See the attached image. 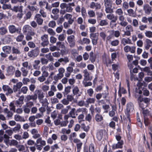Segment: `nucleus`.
<instances>
[{"label": "nucleus", "mask_w": 152, "mask_h": 152, "mask_svg": "<svg viewBox=\"0 0 152 152\" xmlns=\"http://www.w3.org/2000/svg\"><path fill=\"white\" fill-rule=\"evenodd\" d=\"M134 110V106L133 103L131 102L128 103L126 104V107L125 113L127 118L129 120V123L131 122L130 113Z\"/></svg>", "instance_id": "1"}, {"label": "nucleus", "mask_w": 152, "mask_h": 152, "mask_svg": "<svg viewBox=\"0 0 152 152\" xmlns=\"http://www.w3.org/2000/svg\"><path fill=\"white\" fill-rule=\"evenodd\" d=\"M40 39L41 41L40 44L42 47H45L48 45L49 42L48 35L45 34L42 35Z\"/></svg>", "instance_id": "2"}, {"label": "nucleus", "mask_w": 152, "mask_h": 152, "mask_svg": "<svg viewBox=\"0 0 152 152\" xmlns=\"http://www.w3.org/2000/svg\"><path fill=\"white\" fill-rule=\"evenodd\" d=\"M39 49L37 47L28 52V56L30 58H34L39 55Z\"/></svg>", "instance_id": "3"}, {"label": "nucleus", "mask_w": 152, "mask_h": 152, "mask_svg": "<svg viewBox=\"0 0 152 152\" xmlns=\"http://www.w3.org/2000/svg\"><path fill=\"white\" fill-rule=\"evenodd\" d=\"M23 31L27 35L34 36L35 33L33 32L32 28L28 25H25L24 26Z\"/></svg>", "instance_id": "4"}, {"label": "nucleus", "mask_w": 152, "mask_h": 152, "mask_svg": "<svg viewBox=\"0 0 152 152\" xmlns=\"http://www.w3.org/2000/svg\"><path fill=\"white\" fill-rule=\"evenodd\" d=\"M102 98L105 100L106 102H110V96L109 91L104 90L101 93Z\"/></svg>", "instance_id": "5"}, {"label": "nucleus", "mask_w": 152, "mask_h": 152, "mask_svg": "<svg viewBox=\"0 0 152 152\" xmlns=\"http://www.w3.org/2000/svg\"><path fill=\"white\" fill-rule=\"evenodd\" d=\"M8 29L10 33L11 34H14L16 33L19 34L20 32V31L19 30L18 28H16L14 25H10L8 26Z\"/></svg>", "instance_id": "6"}, {"label": "nucleus", "mask_w": 152, "mask_h": 152, "mask_svg": "<svg viewBox=\"0 0 152 152\" xmlns=\"http://www.w3.org/2000/svg\"><path fill=\"white\" fill-rule=\"evenodd\" d=\"M75 36L71 35L67 37V41L69 44V46L71 48H73L75 46V42L74 39Z\"/></svg>", "instance_id": "7"}, {"label": "nucleus", "mask_w": 152, "mask_h": 152, "mask_svg": "<svg viewBox=\"0 0 152 152\" xmlns=\"http://www.w3.org/2000/svg\"><path fill=\"white\" fill-rule=\"evenodd\" d=\"M143 10L145 14L147 15H150L152 11V7H151L148 4H146L144 5L143 7Z\"/></svg>", "instance_id": "8"}, {"label": "nucleus", "mask_w": 152, "mask_h": 152, "mask_svg": "<svg viewBox=\"0 0 152 152\" xmlns=\"http://www.w3.org/2000/svg\"><path fill=\"white\" fill-rule=\"evenodd\" d=\"M145 83L143 81L142 82H139L137 85L138 88L136 89V92L138 93L139 94H141L142 93V89L144 87L142 86H145Z\"/></svg>", "instance_id": "9"}, {"label": "nucleus", "mask_w": 152, "mask_h": 152, "mask_svg": "<svg viewBox=\"0 0 152 152\" xmlns=\"http://www.w3.org/2000/svg\"><path fill=\"white\" fill-rule=\"evenodd\" d=\"M15 71V68L12 65L8 66L7 68V73L8 75H12Z\"/></svg>", "instance_id": "10"}, {"label": "nucleus", "mask_w": 152, "mask_h": 152, "mask_svg": "<svg viewBox=\"0 0 152 152\" xmlns=\"http://www.w3.org/2000/svg\"><path fill=\"white\" fill-rule=\"evenodd\" d=\"M34 19L36 20L38 25H41L43 23V19L42 18L41 15L38 14H36L35 17Z\"/></svg>", "instance_id": "11"}, {"label": "nucleus", "mask_w": 152, "mask_h": 152, "mask_svg": "<svg viewBox=\"0 0 152 152\" xmlns=\"http://www.w3.org/2000/svg\"><path fill=\"white\" fill-rule=\"evenodd\" d=\"M123 141L121 140L118 142L117 143L114 144L112 145V149L113 150H115L118 148H121L123 147Z\"/></svg>", "instance_id": "12"}, {"label": "nucleus", "mask_w": 152, "mask_h": 152, "mask_svg": "<svg viewBox=\"0 0 152 152\" xmlns=\"http://www.w3.org/2000/svg\"><path fill=\"white\" fill-rule=\"evenodd\" d=\"M23 6L20 5V6H14L12 8H11V10L13 11L17 12H23Z\"/></svg>", "instance_id": "13"}, {"label": "nucleus", "mask_w": 152, "mask_h": 152, "mask_svg": "<svg viewBox=\"0 0 152 152\" xmlns=\"http://www.w3.org/2000/svg\"><path fill=\"white\" fill-rule=\"evenodd\" d=\"M100 4L98 3H95L94 2H92L90 4V7L91 9L95 8L96 10L99 9L101 8Z\"/></svg>", "instance_id": "14"}, {"label": "nucleus", "mask_w": 152, "mask_h": 152, "mask_svg": "<svg viewBox=\"0 0 152 152\" xmlns=\"http://www.w3.org/2000/svg\"><path fill=\"white\" fill-rule=\"evenodd\" d=\"M24 99V97L23 96L20 97L19 99L16 100L15 102V104L17 106H19L21 107L22 105V104H23V100Z\"/></svg>", "instance_id": "15"}, {"label": "nucleus", "mask_w": 152, "mask_h": 152, "mask_svg": "<svg viewBox=\"0 0 152 152\" xmlns=\"http://www.w3.org/2000/svg\"><path fill=\"white\" fill-rule=\"evenodd\" d=\"M2 50L4 53L7 54H10L12 51L11 47L10 46H5L2 47Z\"/></svg>", "instance_id": "16"}, {"label": "nucleus", "mask_w": 152, "mask_h": 152, "mask_svg": "<svg viewBox=\"0 0 152 152\" xmlns=\"http://www.w3.org/2000/svg\"><path fill=\"white\" fill-rule=\"evenodd\" d=\"M95 99L94 98H88L85 102V105L87 107L89 104H94L95 102Z\"/></svg>", "instance_id": "17"}, {"label": "nucleus", "mask_w": 152, "mask_h": 152, "mask_svg": "<svg viewBox=\"0 0 152 152\" xmlns=\"http://www.w3.org/2000/svg\"><path fill=\"white\" fill-rule=\"evenodd\" d=\"M22 85L23 84L21 82H19L17 83L16 85H14L13 88L14 91L15 92L20 90Z\"/></svg>", "instance_id": "18"}, {"label": "nucleus", "mask_w": 152, "mask_h": 152, "mask_svg": "<svg viewBox=\"0 0 152 152\" xmlns=\"http://www.w3.org/2000/svg\"><path fill=\"white\" fill-rule=\"evenodd\" d=\"M105 130H99L97 133L96 137L97 139L101 140L102 138L103 132H105Z\"/></svg>", "instance_id": "19"}, {"label": "nucleus", "mask_w": 152, "mask_h": 152, "mask_svg": "<svg viewBox=\"0 0 152 152\" xmlns=\"http://www.w3.org/2000/svg\"><path fill=\"white\" fill-rule=\"evenodd\" d=\"M19 48L18 47H13L12 48V53L14 55H20L21 54V52L19 50Z\"/></svg>", "instance_id": "20"}, {"label": "nucleus", "mask_w": 152, "mask_h": 152, "mask_svg": "<svg viewBox=\"0 0 152 152\" xmlns=\"http://www.w3.org/2000/svg\"><path fill=\"white\" fill-rule=\"evenodd\" d=\"M91 41L89 39L86 38H83L82 40H81L80 43L83 45L84 44L88 45L90 43Z\"/></svg>", "instance_id": "21"}, {"label": "nucleus", "mask_w": 152, "mask_h": 152, "mask_svg": "<svg viewBox=\"0 0 152 152\" xmlns=\"http://www.w3.org/2000/svg\"><path fill=\"white\" fill-rule=\"evenodd\" d=\"M95 119L97 122H100L103 120V118L101 115L96 114L95 116Z\"/></svg>", "instance_id": "22"}, {"label": "nucleus", "mask_w": 152, "mask_h": 152, "mask_svg": "<svg viewBox=\"0 0 152 152\" xmlns=\"http://www.w3.org/2000/svg\"><path fill=\"white\" fill-rule=\"evenodd\" d=\"M35 94H37L38 95V98L39 99L41 100L42 99V98L44 97V96L42 93V91L41 90H36L35 91Z\"/></svg>", "instance_id": "23"}, {"label": "nucleus", "mask_w": 152, "mask_h": 152, "mask_svg": "<svg viewBox=\"0 0 152 152\" xmlns=\"http://www.w3.org/2000/svg\"><path fill=\"white\" fill-rule=\"evenodd\" d=\"M36 143L37 144H40V145L43 147L46 145V143L45 141L42 140L41 137H40L36 141Z\"/></svg>", "instance_id": "24"}, {"label": "nucleus", "mask_w": 152, "mask_h": 152, "mask_svg": "<svg viewBox=\"0 0 152 152\" xmlns=\"http://www.w3.org/2000/svg\"><path fill=\"white\" fill-rule=\"evenodd\" d=\"M37 95L35 93L33 95H28L26 97L27 101H28L31 99L35 100L37 98Z\"/></svg>", "instance_id": "25"}, {"label": "nucleus", "mask_w": 152, "mask_h": 152, "mask_svg": "<svg viewBox=\"0 0 152 152\" xmlns=\"http://www.w3.org/2000/svg\"><path fill=\"white\" fill-rule=\"evenodd\" d=\"M81 12L82 17L85 19L87 16V14L86 9L84 7L81 8Z\"/></svg>", "instance_id": "26"}, {"label": "nucleus", "mask_w": 152, "mask_h": 152, "mask_svg": "<svg viewBox=\"0 0 152 152\" xmlns=\"http://www.w3.org/2000/svg\"><path fill=\"white\" fill-rule=\"evenodd\" d=\"M56 47L57 50H59L60 48H63L65 47L64 42H57L56 43Z\"/></svg>", "instance_id": "27"}, {"label": "nucleus", "mask_w": 152, "mask_h": 152, "mask_svg": "<svg viewBox=\"0 0 152 152\" xmlns=\"http://www.w3.org/2000/svg\"><path fill=\"white\" fill-rule=\"evenodd\" d=\"M45 57L48 60V61H52L54 60V58L50 53L46 54L45 55Z\"/></svg>", "instance_id": "28"}, {"label": "nucleus", "mask_w": 152, "mask_h": 152, "mask_svg": "<svg viewBox=\"0 0 152 152\" xmlns=\"http://www.w3.org/2000/svg\"><path fill=\"white\" fill-rule=\"evenodd\" d=\"M40 63L39 60H36L34 61V64H33L34 68L36 69H39L40 67L38 66L39 64Z\"/></svg>", "instance_id": "29"}, {"label": "nucleus", "mask_w": 152, "mask_h": 152, "mask_svg": "<svg viewBox=\"0 0 152 152\" xmlns=\"http://www.w3.org/2000/svg\"><path fill=\"white\" fill-rule=\"evenodd\" d=\"M150 112L148 109H144L142 110V113L143 115L144 118H146L149 115Z\"/></svg>", "instance_id": "30"}, {"label": "nucleus", "mask_w": 152, "mask_h": 152, "mask_svg": "<svg viewBox=\"0 0 152 152\" xmlns=\"http://www.w3.org/2000/svg\"><path fill=\"white\" fill-rule=\"evenodd\" d=\"M71 88V87L70 86H68L66 87H65L64 91L63 92L64 96L66 95H67L68 93L70 92Z\"/></svg>", "instance_id": "31"}, {"label": "nucleus", "mask_w": 152, "mask_h": 152, "mask_svg": "<svg viewBox=\"0 0 152 152\" xmlns=\"http://www.w3.org/2000/svg\"><path fill=\"white\" fill-rule=\"evenodd\" d=\"M18 2L20 3L26 2V0H11V3L12 4H16Z\"/></svg>", "instance_id": "32"}, {"label": "nucleus", "mask_w": 152, "mask_h": 152, "mask_svg": "<svg viewBox=\"0 0 152 152\" xmlns=\"http://www.w3.org/2000/svg\"><path fill=\"white\" fill-rule=\"evenodd\" d=\"M98 22H99V25L101 26H106L108 24L107 20H101L100 22H99V20H98Z\"/></svg>", "instance_id": "33"}, {"label": "nucleus", "mask_w": 152, "mask_h": 152, "mask_svg": "<svg viewBox=\"0 0 152 152\" xmlns=\"http://www.w3.org/2000/svg\"><path fill=\"white\" fill-rule=\"evenodd\" d=\"M75 108H72L71 109V110L69 113L70 117H71L73 118H75L76 117L75 116Z\"/></svg>", "instance_id": "34"}, {"label": "nucleus", "mask_w": 152, "mask_h": 152, "mask_svg": "<svg viewBox=\"0 0 152 152\" xmlns=\"http://www.w3.org/2000/svg\"><path fill=\"white\" fill-rule=\"evenodd\" d=\"M143 95L146 96H148L149 95V91L145 88H143L141 90Z\"/></svg>", "instance_id": "35"}, {"label": "nucleus", "mask_w": 152, "mask_h": 152, "mask_svg": "<svg viewBox=\"0 0 152 152\" xmlns=\"http://www.w3.org/2000/svg\"><path fill=\"white\" fill-rule=\"evenodd\" d=\"M20 70L22 72V75L24 77L28 75V72L25 68L22 67L20 69Z\"/></svg>", "instance_id": "36"}, {"label": "nucleus", "mask_w": 152, "mask_h": 152, "mask_svg": "<svg viewBox=\"0 0 152 152\" xmlns=\"http://www.w3.org/2000/svg\"><path fill=\"white\" fill-rule=\"evenodd\" d=\"M88 148L89 152H95V146L93 143H91L90 144L89 146V148Z\"/></svg>", "instance_id": "37"}, {"label": "nucleus", "mask_w": 152, "mask_h": 152, "mask_svg": "<svg viewBox=\"0 0 152 152\" xmlns=\"http://www.w3.org/2000/svg\"><path fill=\"white\" fill-rule=\"evenodd\" d=\"M58 61L60 62H64L65 63L68 62L69 61V59L67 57H65L64 58H61L58 59Z\"/></svg>", "instance_id": "38"}, {"label": "nucleus", "mask_w": 152, "mask_h": 152, "mask_svg": "<svg viewBox=\"0 0 152 152\" xmlns=\"http://www.w3.org/2000/svg\"><path fill=\"white\" fill-rule=\"evenodd\" d=\"M7 28L4 27H2L0 28V33L1 35H3L5 34L7 32Z\"/></svg>", "instance_id": "39"}, {"label": "nucleus", "mask_w": 152, "mask_h": 152, "mask_svg": "<svg viewBox=\"0 0 152 152\" xmlns=\"http://www.w3.org/2000/svg\"><path fill=\"white\" fill-rule=\"evenodd\" d=\"M17 58V56L16 55L13 54V55H10L8 58V59L10 61H13L16 60Z\"/></svg>", "instance_id": "40"}, {"label": "nucleus", "mask_w": 152, "mask_h": 152, "mask_svg": "<svg viewBox=\"0 0 152 152\" xmlns=\"http://www.w3.org/2000/svg\"><path fill=\"white\" fill-rule=\"evenodd\" d=\"M68 50H67L66 47L63 48L61 50V54L62 55H66L68 53Z\"/></svg>", "instance_id": "41"}, {"label": "nucleus", "mask_w": 152, "mask_h": 152, "mask_svg": "<svg viewBox=\"0 0 152 152\" xmlns=\"http://www.w3.org/2000/svg\"><path fill=\"white\" fill-rule=\"evenodd\" d=\"M2 8L4 10H5L6 9H10L11 10V5L10 4H3V6H2Z\"/></svg>", "instance_id": "42"}, {"label": "nucleus", "mask_w": 152, "mask_h": 152, "mask_svg": "<svg viewBox=\"0 0 152 152\" xmlns=\"http://www.w3.org/2000/svg\"><path fill=\"white\" fill-rule=\"evenodd\" d=\"M105 7H112V3L110 0H104Z\"/></svg>", "instance_id": "43"}, {"label": "nucleus", "mask_w": 152, "mask_h": 152, "mask_svg": "<svg viewBox=\"0 0 152 152\" xmlns=\"http://www.w3.org/2000/svg\"><path fill=\"white\" fill-rule=\"evenodd\" d=\"M79 91V89L77 86L75 87L72 90L73 94L74 95H77Z\"/></svg>", "instance_id": "44"}, {"label": "nucleus", "mask_w": 152, "mask_h": 152, "mask_svg": "<svg viewBox=\"0 0 152 152\" xmlns=\"http://www.w3.org/2000/svg\"><path fill=\"white\" fill-rule=\"evenodd\" d=\"M84 77L85 80L88 81L90 80L89 74L87 71H85Z\"/></svg>", "instance_id": "45"}, {"label": "nucleus", "mask_w": 152, "mask_h": 152, "mask_svg": "<svg viewBox=\"0 0 152 152\" xmlns=\"http://www.w3.org/2000/svg\"><path fill=\"white\" fill-rule=\"evenodd\" d=\"M4 40L6 43H9L11 41L12 39L10 36H7L4 38Z\"/></svg>", "instance_id": "46"}, {"label": "nucleus", "mask_w": 152, "mask_h": 152, "mask_svg": "<svg viewBox=\"0 0 152 152\" xmlns=\"http://www.w3.org/2000/svg\"><path fill=\"white\" fill-rule=\"evenodd\" d=\"M9 106L10 110L15 112V106L14 105V103L13 102H10Z\"/></svg>", "instance_id": "47"}, {"label": "nucleus", "mask_w": 152, "mask_h": 152, "mask_svg": "<svg viewBox=\"0 0 152 152\" xmlns=\"http://www.w3.org/2000/svg\"><path fill=\"white\" fill-rule=\"evenodd\" d=\"M117 20V18H115L114 19L112 20L110 22V26L112 28L116 26V24L115 23Z\"/></svg>", "instance_id": "48"}, {"label": "nucleus", "mask_w": 152, "mask_h": 152, "mask_svg": "<svg viewBox=\"0 0 152 152\" xmlns=\"http://www.w3.org/2000/svg\"><path fill=\"white\" fill-rule=\"evenodd\" d=\"M92 116L90 114H88L86 115L85 117V120L90 122L92 120Z\"/></svg>", "instance_id": "49"}, {"label": "nucleus", "mask_w": 152, "mask_h": 152, "mask_svg": "<svg viewBox=\"0 0 152 152\" xmlns=\"http://www.w3.org/2000/svg\"><path fill=\"white\" fill-rule=\"evenodd\" d=\"M87 93L89 96L92 97L94 94V91L92 88H90L87 90Z\"/></svg>", "instance_id": "50"}, {"label": "nucleus", "mask_w": 152, "mask_h": 152, "mask_svg": "<svg viewBox=\"0 0 152 152\" xmlns=\"http://www.w3.org/2000/svg\"><path fill=\"white\" fill-rule=\"evenodd\" d=\"M24 38V35L21 34L20 35L18 36L16 38V41L18 42H20L22 41Z\"/></svg>", "instance_id": "51"}, {"label": "nucleus", "mask_w": 152, "mask_h": 152, "mask_svg": "<svg viewBox=\"0 0 152 152\" xmlns=\"http://www.w3.org/2000/svg\"><path fill=\"white\" fill-rule=\"evenodd\" d=\"M112 33H111L113 35H114V36L116 37H118L120 34V32L118 31H114L113 30L112 31Z\"/></svg>", "instance_id": "52"}, {"label": "nucleus", "mask_w": 152, "mask_h": 152, "mask_svg": "<svg viewBox=\"0 0 152 152\" xmlns=\"http://www.w3.org/2000/svg\"><path fill=\"white\" fill-rule=\"evenodd\" d=\"M105 11L107 13H112L113 12V10L111 8L112 7H105Z\"/></svg>", "instance_id": "53"}, {"label": "nucleus", "mask_w": 152, "mask_h": 152, "mask_svg": "<svg viewBox=\"0 0 152 152\" xmlns=\"http://www.w3.org/2000/svg\"><path fill=\"white\" fill-rule=\"evenodd\" d=\"M16 147H17L18 149V150L19 151H23L25 149V147L23 145H18L17 146H16Z\"/></svg>", "instance_id": "54"}, {"label": "nucleus", "mask_w": 152, "mask_h": 152, "mask_svg": "<svg viewBox=\"0 0 152 152\" xmlns=\"http://www.w3.org/2000/svg\"><path fill=\"white\" fill-rule=\"evenodd\" d=\"M103 88V87L102 85H100L97 86L95 88V91L96 92H99L101 91Z\"/></svg>", "instance_id": "55"}, {"label": "nucleus", "mask_w": 152, "mask_h": 152, "mask_svg": "<svg viewBox=\"0 0 152 152\" xmlns=\"http://www.w3.org/2000/svg\"><path fill=\"white\" fill-rule=\"evenodd\" d=\"M145 34L146 36L148 37H152V32L150 31H146L145 33Z\"/></svg>", "instance_id": "56"}, {"label": "nucleus", "mask_w": 152, "mask_h": 152, "mask_svg": "<svg viewBox=\"0 0 152 152\" xmlns=\"http://www.w3.org/2000/svg\"><path fill=\"white\" fill-rule=\"evenodd\" d=\"M25 15L26 19H29L31 18L32 15V12L30 11H29L26 13Z\"/></svg>", "instance_id": "57"}, {"label": "nucleus", "mask_w": 152, "mask_h": 152, "mask_svg": "<svg viewBox=\"0 0 152 152\" xmlns=\"http://www.w3.org/2000/svg\"><path fill=\"white\" fill-rule=\"evenodd\" d=\"M56 26V22L54 21H50L48 24V26L52 28H54Z\"/></svg>", "instance_id": "58"}, {"label": "nucleus", "mask_w": 152, "mask_h": 152, "mask_svg": "<svg viewBox=\"0 0 152 152\" xmlns=\"http://www.w3.org/2000/svg\"><path fill=\"white\" fill-rule=\"evenodd\" d=\"M84 116L83 114H81L78 117V119L79 122H80L82 121H84L83 120Z\"/></svg>", "instance_id": "59"}, {"label": "nucleus", "mask_w": 152, "mask_h": 152, "mask_svg": "<svg viewBox=\"0 0 152 152\" xmlns=\"http://www.w3.org/2000/svg\"><path fill=\"white\" fill-rule=\"evenodd\" d=\"M66 8V12H72L73 10L72 7L68 5L67 4Z\"/></svg>", "instance_id": "60"}, {"label": "nucleus", "mask_w": 152, "mask_h": 152, "mask_svg": "<svg viewBox=\"0 0 152 152\" xmlns=\"http://www.w3.org/2000/svg\"><path fill=\"white\" fill-rule=\"evenodd\" d=\"M67 136L66 135L63 134L61 136V139L62 141L65 142L67 140Z\"/></svg>", "instance_id": "61"}, {"label": "nucleus", "mask_w": 152, "mask_h": 152, "mask_svg": "<svg viewBox=\"0 0 152 152\" xmlns=\"http://www.w3.org/2000/svg\"><path fill=\"white\" fill-rule=\"evenodd\" d=\"M15 71V77H19L21 76V73L19 70H17Z\"/></svg>", "instance_id": "62"}, {"label": "nucleus", "mask_w": 152, "mask_h": 152, "mask_svg": "<svg viewBox=\"0 0 152 152\" xmlns=\"http://www.w3.org/2000/svg\"><path fill=\"white\" fill-rule=\"evenodd\" d=\"M88 14L90 17H93L95 16V13L93 10H90L88 12Z\"/></svg>", "instance_id": "63"}, {"label": "nucleus", "mask_w": 152, "mask_h": 152, "mask_svg": "<svg viewBox=\"0 0 152 152\" xmlns=\"http://www.w3.org/2000/svg\"><path fill=\"white\" fill-rule=\"evenodd\" d=\"M48 32L50 35L53 36L55 34V32L52 28H49L48 30Z\"/></svg>", "instance_id": "64"}]
</instances>
